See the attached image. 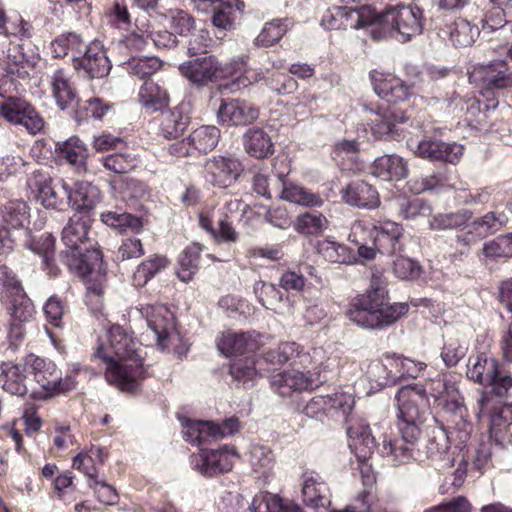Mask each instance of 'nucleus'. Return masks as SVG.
<instances>
[{
	"label": "nucleus",
	"mask_w": 512,
	"mask_h": 512,
	"mask_svg": "<svg viewBox=\"0 0 512 512\" xmlns=\"http://www.w3.org/2000/svg\"><path fill=\"white\" fill-rule=\"evenodd\" d=\"M29 186L37 193L38 201L45 208L63 210L69 204L70 191L67 185L61 180L55 182L42 171L34 172Z\"/></svg>",
	"instance_id": "obj_10"
},
{
	"label": "nucleus",
	"mask_w": 512,
	"mask_h": 512,
	"mask_svg": "<svg viewBox=\"0 0 512 512\" xmlns=\"http://www.w3.org/2000/svg\"><path fill=\"white\" fill-rule=\"evenodd\" d=\"M135 26L138 32H133L139 38H149L155 46L171 48L176 46L177 38L171 30H156L151 20L136 19Z\"/></svg>",
	"instance_id": "obj_42"
},
{
	"label": "nucleus",
	"mask_w": 512,
	"mask_h": 512,
	"mask_svg": "<svg viewBox=\"0 0 512 512\" xmlns=\"http://www.w3.org/2000/svg\"><path fill=\"white\" fill-rule=\"evenodd\" d=\"M276 183L281 188L278 196L285 201L305 207H321L324 203L319 194L313 193L305 187L285 179L283 174L277 175Z\"/></svg>",
	"instance_id": "obj_22"
},
{
	"label": "nucleus",
	"mask_w": 512,
	"mask_h": 512,
	"mask_svg": "<svg viewBox=\"0 0 512 512\" xmlns=\"http://www.w3.org/2000/svg\"><path fill=\"white\" fill-rule=\"evenodd\" d=\"M7 300L6 310L9 315L8 336L13 343L21 341L25 334L24 325L30 322L35 313L34 305L25 291L11 294Z\"/></svg>",
	"instance_id": "obj_13"
},
{
	"label": "nucleus",
	"mask_w": 512,
	"mask_h": 512,
	"mask_svg": "<svg viewBox=\"0 0 512 512\" xmlns=\"http://www.w3.org/2000/svg\"><path fill=\"white\" fill-rule=\"evenodd\" d=\"M155 73L152 66H130L129 74L145 80L138 92V100L148 113L162 112L169 104L167 91L150 79Z\"/></svg>",
	"instance_id": "obj_11"
},
{
	"label": "nucleus",
	"mask_w": 512,
	"mask_h": 512,
	"mask_svg": "<svg viewBox=\"0 0 512 512\" xmlns=\"http://www.w3.org/2000/svg\"><path fill=\"white\" fill-rule=\"evenodd\" d=\"M386 361L387 363L373 360L366 370L368 380L380 388L394 384L397 379V376L392 372L389 361L387 359Z\"/></svg>",
	"instance_id": "obj_57"
},
{
	"label": "nucleus",
	"mask_w": 512,
	"mask_h": 512,
	"mask_svg": "<svg viewBox=\"0 0 512 512\" xmlns=\"http://www.w3.org/2000/svg\"><path fill=\"white\" fill-rule=\"evenodd\" d=\"M0 216L6 231L25 229L29 224V207L22 200H10L0 207Z\"/></svg>",
	"instance_id": "obj_31"
},
{
	"label": "nucleus",
	"mask_w": 512,
	"mask_h": 512,
	"mask_svg": "<svg viewBox=\"0 0 512 512\" xmlns=\"http://www.w3.org/2000/svg\"><path fill=\"white\" fill-rule=\"evenodd\" d=\"M254 293L258 301L267 309L276 311L283 300V295L276 285L264 281L254 284Z\"/></svg>",
	"instance_id": "obj_59"
},
{
	"label": "nucleus",
	"mask_w": 512,
	"mask_h": 512,
	"mask_svg": "<svg viewBox=\"0 0 512 512\" xmlns=\"http://www.w3.org/2000/svg\"><path fill=\"white\" fill-rule=\"evenodd\" d=\"M88 219L80 214H75L70 218L62 230V241L68 250L75 251L85 246L92 247L87 237L89 224Z\"/></svg>",
	"instance_id": "obj_28"
},
{
	"label": "nucleus",
	"mask_w": 512,
	"mask_h": 512,
	"mask_svg": "<svg viewBox=\"0 0 512 512\" xmlns=\"http://www.w3.org/2000/svg\"><path fill=\"white\" fill-rule=\"evenodd\" d=\"M367 234L381 254L393 255L402 250L400 238L402 228L396 222L386 220L378 223L356 221L351 228V237Z\"/></svg>",
	"instance_id": "obj_6"
},
{
	"label": "nucleus",
	"mask_w": 512,
	"mask_h": 512,
	"mask_svg": "<svg viewBox=\"0 0 512 512\" xmlns=\"http://www.w3.org/2000/svg\"><path fill=\"white\" fill-rule=\"evenodd\" d=\"M0 116L10 123L24 126L33 135L44 127V121L35 108L19 97L0 99Z\"/></svg>",
	"instance_id": "obj_9"
},
{
	"label": "nucleus",
	"mask_w": 512,
	"mask_h": 512,
	"mask_svg": "<svg viewBox=\"0 0 512 512\" xmlns=\"http://www.w3.org/2000/svg\"><path fill=\"white\" fill-rule=\"evenodd\" d=\"M262 361V358L256 361L254 358L250 357L234 360L230 364L229 372L236 386H242L244 388L253 386L254 379L258 374L256 365L260 364Z\"/></svg>",
	"instance_id": "obj_45"
},
{
	"label": "nucleus",
	"mask_w": 512,
	"mask_h": 512,
	"mask_svg": "<svg viewBox=\"0 0 512 512\" xmlns=\"http://www.w3.org/2000/svg\"><path fill=\"white\" fill-rule=\"evenodd\" d=\"M375 92L388 102H400L408 99L410 87L394 73L384 67L374 69L370 73Z\"/></svg>",
	"instance_id": "obj_16"
},
{
	"label": "nucleus",
	"mask_w": 512,
	"mask_h": 512,
	"mask_svg": "<svg viewBox=\"0 0 512 512\" xmlns=\"http://www.w3.org/2000/svg\"><path fill=\"white\" fill-rule=\"evenodd\" d=\"M220 139V130L213 125H203L191 132L189 141L193 149L208 153L218 144Z\"/></svg>",
	"instance_id": "obj_47"
},
{
	"label": "nucleus",
	"mask_w": 512,
	"mask_h": 512,
	"mask_svg": "<svg viewBox=\"0 0 512 512\" xmlns=\"http://www.w3.org/2000/svg\"><path fill=\"white\" fill-rule=\"evenodd\" d=\"M242 172L240 161L232 155H215L204 164V176L211 185L225 189L232 186Z\"/></svg>",
	"instance_id": "obj_12"
},
{
	"label": "nucleus",
	"mask_w": 512,
	"mask_h": 512,
	"mask_svg": "<svg viewBox=\"0 0 512 512\" xmlns=\"http://www.w3.org/2000/svg\"><path fill=\"white\" fill-rule=\"evenodd\" d=\"M262 360L275 367L289 362L293 366L306 369L310 368L313 364L311 355L296 342L281 343L277 348L265 352Z\"/></svg>",
	"instance_id": "obj_18"
},
{
	"label": "nucleus",
	"mask_w": 512,
	"mask_h": 512,
	"mask_svg": "<svg viewBox=\"0 0 512 512\" xmlns=\"http://www.w3.org/2000/svg\"><path fill=\"white\" fill-rule=\"evenodd\" d=\"M467 346L459 337H448L441 351V358L447 367H453L466 355Z\"/></svg>",
	"instance_id": "obj_64"
},
{
	"label": "nucleus",
	"mask_w": 512,
	"mask_h": 512,
	"mask_svg": "<svg viewBox=\"0 0 512 512\" xmlns=\"http://www.w3.org/2000/svg\"><path fill=\"white\" fill-rule=\"evenodd\" d=\"M103 166L114 173L124 174L132 171L138 165V159L132 153H114L101 160Z\"/></svg>",
	"instance_id": "obj_60"
},
{
	"label": "nucleus",
	"mask_w": 512,
	"mask_h": 512,
	"mask_svg": "<svg viewBox=\"0 0 512 512\" xmlns=\"http://www.w3.org/2000/svg\"><path fill=\"white\" fill-rule=\"evenodd\" d=\"M371 173L384 181L400 180L407 176V163L398 155H382L373 162Z\"/></svg>",
	"instance_id": "obj_29"
},
{
	"label": "nucleus",
	"mask_w": 512,
	"mask_h": 512,
	"mask_svg": "<svg viewBox=\"0 0 512 512\" xmlns=\"http://www.w3.org/2000/svg\"><path fill=\"white\" fill-rule=\"evenodd\" d=\"M328 221L320 213L306 212L296 219L295 229L302 234H319L326 229Z\"/></svg>",
	"instance_id": "obj_62"
},
{
	"label": "nucleus",
	"mask_w": 512,
	"mask_h": 512,
	"mask_svg": "<svg viewBox=\"0 0 512 512\" xmlns=\"http://www.w3.org/2000/svg\"><path fill=\"white\" fill-rule=\"evenodd\" d=\"M233 457H238L233 446H224L221 449H202L200 453L192 458L193 467L202 475L213 477L229 472L233 465Z\"/></svg>",
	"instance_id": "obj_14"
},
{
	"label": "nucleus",
	"mask_w": 512,
	"mask_h": 512,
	"mask_svg": "<svg viewBox=\"0 0 512 512\" xmlns=\"http://www.w3.org/2000/svg\"><path fill=\"white\" fill-rule=\"evenodd\" d=\"M249 462L255 473L266 477L273 468L274 456L268 447L252 445L249 450Z\"/></svg>",
	"instance_id": "obj_55"
},
{
	"label": "nucleus",
	"mask_w": 512,
	"mask_h": 512,
	"mask_svg": "<svg viewBox=\"0 0 512 512\" xmlns=\"http://www.w3.org/2000/svg\"><path fill=\"white\" fill-rule=\"evenodd\" d=\"M328 487L317 474L305 473L303 475L302 495L303 501L313 508L324 507L327 502Z\"/></svg>",
	"instance_id": "obj_41"
},
{
	"label": "nucleus",
	"mask_w": 512,
	"mask_h": 512,
	"mask_svg": "<svg viewBox=\"0 0 512 512\" xmlns=\"http://www.w3.org/2000/svg\"><path fill=\"white\" fill-rule=\"evenodd\" d=\"M201 247L197 243L187 246L178 260L177 276L183 282L190 281L199 267Z\"/></svg>",
	"instance_id": "obj_49"
},
{
	"label": "nucleus",
	"mask_w": 512,
	"mask_h": 512,
	"mask_svg": "<svg viewBox=\"0 0 512 512\" xmlns=\"http://www.w3.org/2000/svg\"><path fill=\"white\" fill-rule=\"evenodd\" d=\"M472 217L469 210L461 209L456 212L439 213L429 220L432 230H452L465 227Z\"/></svg>",
	"instance_id": "obj_48"
},
{
	"label": "nucleus",
	"mask_w": 512,
	"mask_h": 512,
	"mask_svg": "<svg viewBox=\"0 0 512 512\" xmlns=\"http://www.w3.org/2000/svg\"><path fill=\"white\" fill-rule=\"evenodd\" d=\"M312 366L303 370L291 369L274 375L271 379L272 389L281 397H290L294 393L313 390L326 378H321L320 372H313Z\"/></svg>",
	"instance_id": "obj_8"
},
{
	"label": "nucleus",
	"mask_w": 512,
	"mask_h": 512,
	"mask_svg": "<svg viewBox=\"0 0 512 512\" xmlns=\"http://www.w3.org/2000/svg\"><path fill=\"white\" fill-rule=\"evenodd\" d=\"M221 66H179L181 75L192 84L202 86L222 77Z\"/></svg>",
	"instance_id": "obj_51"
},
{
	"label": "nucleus",
	"mask_w": 512,
	"mask_h": 512,
	"mask_svg": "<svg viewBox=\"0 0 512 512\" xmlns=\"http://www.w3.org/2000/svg\"><path fill=\"white\" fill-rule=\"evenodd\" d=\"M154 23H158L178 35L186 36L194 28V19L186 11L181 9H168L164 12L149 14Z\"/></svg>",
	"instance_id": "obj_30"
},
{
	"label": "nucleus",
	"mask_w": 512,
	"mask_h": 512,
	"mask_svg": "<svg viewBox=\"0 0 512 512\" xmlns=\"http://www.w3.org/2000/svg\"><path fill=\"white\" fill-rule=\"evenodd\" d=\"M428 398L431 397L434 405L445 413L463 401L456 383L446 374H439L428 383L426 389Z\"/></svg>",
	"instance_id": "obj_19"
},
{
	"label": "nucleus",
	"mask_w": 512,
	"mask_h": 512,
	"mask_svg": "<svg viewBox=\"0 0 512 512\" xmlns=\"http://www.w3.org/2000/svg\"><path fill=\"white\" fill-rule=\"evenodd\" d=\"M408 308L406 303H389L388 292L381 276L374 274L369 289L354 299L347 315L362 328L381 330L404 316Z\"/></svg>",
	"instance_id": "obj_3"
},
{
	"label": "nucleus",
	"mask_w": 512,
	"mask_h": 512,
	"mask_svg": "<svg viewBox=\"0 0 512 512\" xmlns=\"http://www.w3.org/2000/svg\"><path fill=\"white\" fill-rule=\"evenodd\" d=\"M100 217L105 225L117 228L121 232H125L129 229L131 231H138L142 226L140 219L130 213L108 211L101 213Z\"/></svg>",
	"instance_id": "obj_58"
},
{
	"label": "nucleus",
	"mask_w": 512,
	"mask_h": 512,
	"mask_svg": "<svg viewBox=\"0 0 512 512\" xmlns=\"http://www.w3.org/2000/svg\"><path fill=\"white\" fill-rule=\"evenodd\" d=\"M445 414L451 437L455 438L459 445H465L472 434L473 424L467 420V408L463 401L448 409Z\"/></svg>",
	"instance_id": "obj_33"
},
{
	"label": "nucleus",
	"mask_w": 512,
	"mask_h": 512,
	"mask_svg": "<svg viewBox=\"0 0 512 512\" xmlns=\"http://www.w3.org/2000/svg\"><path fill=\"white\" fill-rule=\"evenodd\" d=\"M259 116L257 108L245 101H223L219 107L217 118L219 123L227 126H244L254 122Z\"/></svg>",
	"instance_id": "obj_20"
},
{
	"label": "nucleus",
	"mask_w": 512,
	"mask_h": 512,
	"mask_svg": "<svg viewBox=\"0 0 512 512\" xmlns=\"http://www.w3.org/2000/svg\"><path fill=\"white\" fill-rule=\"evenodd\" d=\"M140 312L146 318L147 326L161 350L182 341L180 333L176 329L174 315L165 305H142Z\"/></svg>",
	"instance_id": "obj_7"
},
{
	"label": "nucleus",
	"mask_w": 512,
	"mask_h": 512,
	"mask_svg": "<svg viewBox=\"0 0 512 512\" xmlns=\"http://www.w3.org/2000/svg\"><path fill=\"white\" fill-rule=\"evenodd\" d=\"M468 74L470 81H476L477 76H480L487 89H504L512 86V72L507 68L496 71L494 66H475Z\"/></svg>",
	"instance_id": "obj_40"
},
{
	"label": "nucleus",
	"mask_w": 512,
	"mask_h": 512,
	"mask_svg": "<svg viewBox=\"0 0 512 512\" xmlns=\"http://www.w3.org/2000/svg\"><path fill=\"white\" fill-rule=\"evenodd\" d=\"M349 447L360 461L370 457L376 447V437L372 435L365 420L350 421L347 427Z\"/></svg>",
	"instance_id": "obj_21"
},
{
	"label": "nucleus",
	"mask_w": 512,
	"mask_h": 512,
	"mask_svg": "<svg viewBox=\"0 0 512 512\" xmlns=\"http://www.w3.org/2000/svg\"><path fill=\"white\" fill-rule=\"evenodd\" d=\"M219 6L214 9L212 17L213 25L220 30H228L232 27V9L243 11L244 2L241 0H226L218 2Z\"/></svg>",
	"instance_id": "obj_61"
},
{
	"label": "nucleus",
	"mask_w": 512,
	"mask_h": 512,
	"mask_svg": "<svg viewBox=\"0 0 512 512\" xmlns=\"http://www.w3.org/2000/svg\"><path fill=\"white\" fill-rule=\"evenodd\" d=\"M342 199L351 206L372 209L379 203V195L376 189L365 181L350 182L341 191Z\"/></svg>",
	"instance_id": "obj_24"
},
{
	"label": "nucleus",
	"mask_w": 512,
	"mask_h": 512,
	"mask_svg": "<svg viewBox=\"0 0 512 512\" xmlns=\"http://www.w3.org/2000/svg\"><path fill=\"white\" fill-rule=\"evenodd\" d=\"M64 263L70 271L85 278L92 274L95 262L101 261V252L90 246L75 251L67 250L61 253Z\"/></svg>",
	"instance_id": "obj_23"
},
{
	"label": "nucleus",
	"mask_w": 512,
	"mask_h": 512,
	"mask_svg": "<svg viewBox=\"0 0 512 512\" xmlns=\"http://www.w3.org/2000/svg\"><path fill=\"white\" fill-rule=\"evenodd\" d=\"M483 6V30L496 31L507 23L504 6L507 4H499L497 1L485 0L481 4Z\"/></svg>",
	"instance_id": "obj_53"
},
{
	"label": "nucleus",
	"mask_w": 512,
	"mask_h": 512,
	"mask_svg": "<svg viewBox=\"0 0 512 512\" xmlns=\"http://www.w3.org/2000/svg\"><path fill=\"white\" fill-rule=\"evenodd\" d=\"M506 222L507 217L504 214L488 212L470 224V233H476L478 237L483 239L489 234L498 231Z\"/></svg>",
	"instance_id": "obj_56"
},
{
	"label": "nucleus",
	"mask_w": 512,
	"mask_h": 512,
	"mask_svg": "<svg viewBox=\"0 0 512 512\" xmlns=\"http://www.w3.org/2000/svg\"><path fill=\"white\" fill-rule=\"evenodd\" d=\"M449 436L443 429L433 430L426 445L427 457L432 461L442 462L444 466H450L453 459L450 456Z\"/></svg>",
	"instance_id": "obj_43"
},
{
	"label": "nucleus",
	"mask_w": 512,
	"mask_h": 512,
	"mask_svg": "<svg viewBox=\"0 0 512 512\" xmlns=\"http://www.w3.org/2000/svg\"><path fill=\"white\" fill-rule=\"evenodd\" d=\"M101 200L100 189L90 182H78L74 190L70 191L69 204L78 212L77 214H88Z\"/></svg>",
	"instance_id": "obj_26"
},
{
	"label": "nucleus",
	"mask_w": 512,
	"mask_h": 512,
	"mask_svg": "<svg viewBox=\"0 0 512 512\" xmlns=\"http://www.w3.org/2000/svg\"><path fill=\"white\" fill-rule=\"evenodd\" d=\"M322 24L330 30L367 28L375 40L396 33L399 41L406 42L421 34L423 13L419 7L405 5L388 8L381 14L366 5L356 9L337 7L323 17Z\"/></svg>",
	"instance_id": "obj_1"
},
{
	"label": "nucleus",
	"mask_w": 512,
	"mask_h": 512,
	"mask_svg": "<svg viewBox=\"0 0 512 512\" xmlns=\"http://www.w3.org/2000/svg\"><path fill=\"white\" fill-rule=\"evenodd\" d=\"M245 151L256 159H264L273 153L270 136L260 128H250L243 136Z\"/></svg>",
	"instance_id": "obj_39"
},
{
	"label": "nucleus",
	"mask_w": 512,
	"mask_h": 512,
	"mask_svg": "<svg viewBox=\"0 0 512 512\" xmlns=\"http://www.w3.org/2000/svg\"><path fill=\"white\" fill-rule=\"evenodd\" d=\"M316 251L330 263L352 265L357 262L356 254L348 246L329 239L319 241Z\"/></svg>",
	"instance_id": "obj_38"
},
{
	"label": "nucleus",
	"mask_w": 512,
	"mask_h": 512,
	"mask_svg": "<svg viewBox=\"0 0 512 512\" xmlns=\"http://www.w3.org/2000/svg\"><path fill=\"white\" fill-rule=\"evenodd\" d=\"M169 261L165 256L153 255L138 265L133 274V283L135 286L142 287L159 272L164 270Z\"/></svg>",
	"instance_id": "obj_50"
},
{
	"label": "nucleus",
	"mask_w": 512,
	"mask_h": 512,
	"mask_svg": "<svg viewBox=\"0 0 512 512\" xmlns=\"http://www.w3.org/2000/svg\"><path fill=\"white\" fill-rule=\"evenodd\" d=\"M287 32V26L281 20L266 23L256 37V46L269 47L277 43Z\"/></svg>",
	"instance_id": "obj_63"
},
{
	"label": "nucleus",
	"mask_w": 512,
	"mask_h": 512,
	"mask_svg": "<svg viewBox=\"0 0 512 512\" xmlns=\"http://www.w3.org/2000/svg\"><path fill=\"white\" fill-rule=\"evenodd\" d=\"M54 238L50 235H42L38 240H34L32 250L39 254L43 268L51 276H57L60 269L54 264Z\"/></svg>",
	"instance_id": "obj_54"
},
{
	"label": "nucleus",
	"mask_w": 512,
	"mask_h": 512,
	"mask_svg": "<svg viewBox=\"0 0 512 512\" xmlns=\"http://www.w3.org/2000/svg\"><path fill=\"white\" fill-rule=\"evenodd\" d=\"M414 153L424 159L457 164L463 155L464 147L455 142L447 143L441 140H422L415 147L414 143H408Z\"/></svg>",
	"instance_id": "obj_15"
},
{
	"label": "nucleus",
	"mask_w": 512,
	"mask_h": 512,
	"mask_svg": "<svg viewBox=\"0 0 512 512\" xmlns=\"http://www.w3.org/2000/svg\"><path fill=\"white\" fill-rule=\"evenodd\" d=\"M108 342L106 349L99 346L94 353V357L107 365L106 380L123 391L135 390L144 374L137 342L119 325H113L108 330Z\"/></svg>",
	"instance_id": "obj_2"
},
{
	"label": "nucleus",
	"mask_w": 512,
	"mask_h": 512,
	"mask_svg": "<svg viewBox=\"0 0 512 512\" xmlns=\"http://www.w3.org/2000/svg\"><path fill=\"white\" fill-rule=\"evenodd\" d=\"M0 370V385L6 392L16 396H24L27 393L24 365L4 362Z\"/></svg>",
	"instance_id": "obj_35"
},
{
	"label": "nucleus",
	"mask_w": 512,
	"mask_h": 512,
	"mask_svg": "<svg viewBox=\"0 0 512 512\" xmlns=\"http://www.w3.org/2000/svg\"><path fill=\"white\" fill-rule=\"evenodd\" d=\"M52 94L57 106L64 110L76 101V92L63 69H57L51 80Z\"/></svg>",
	"instance_id": "obj_44"
},
{
	"label": "nucleus",
	"mask_w": 512,
	"mask_h": 512,
	"mask_svg": "<svg viewBox=\"0 0 512 512\" xmlns=\"http://www.w3.org/2000/svg\"><path fill=\"white\" fill-rule=\"evenodd\" d=\"M55 152L59 158L66 160L77 170H85L88 150L77 136H72L55 144Z\"/></svg>",
	"instance_id": "obj_37"
},
{
	"label": "nucleus",
	"mask_w": 512,
	"mask_h": 512,
	"mask_svg": "<svg viewBox=\"0 0 512 512\" xmlns=\"http://www.w3.org/2000/svg\"><path fill=\"white\" fill-rule=\"evenodd\" d=\"M479 35L480 30L478 26L465 19L456 20L450 31V39L453 45L458 47L471 46Z\"/></svg>",
	"instance_id": "obj_52"
},
{
	"label": "nucleus",
	"mask_w": 512,
	"mask_h": 512,
	"mask_svg": "<svg viewBox=\"0 0 512 512\" xmlns=\"http://www.w3.org/2000/svg\"><path fill=\"white\" fill-rule=\"evenodd\" d=\"M189 120V116L179 108L167 112L162 111L160 132L167 139L177 138L185 131Z\"/></svg>",
	"instance_id": "obj_46"
},
{
	"label": "nucleus",
	"mask_w": 512,
	"mask_h": 512,
	"mask_svg": "<svg viewBox=\"0 0 512 512\" xmlns=\"http://www.w3.org/2000/svg\"><path fill=\"white\" fill-rule=\"evenodd\" d=\"M399 433L409 442L418 441L429 405L426 388L414 383L402 386L395 395Z\"/></svg>",
	"instance_id": "obj_4"
},
{
	"label": "nucleus",
	"mask_w": 512,
	"mask_h": 512,
	"mask_svg": "<svg viewBox=\"0 0 512 512\" xmlns=\"http://www.w3.org/2000/svg\"><path fill=\"white\" fill-rule=\"evenodd\" d=\"M406 117L403 112L385 110L377 112L370 119L371 132L376 138L396 139L399 136L396 123H404Z\"/></svg>",
	"instance_id": "obj_36"
},
{
	"label": "nucleus",
	"mask_w": 512,
	"mask_h": 512,
	"mask_svg": "<svg viewBox=\"0 0 512 512\" xmlns=\"http://www.w3.org/2000/svg\"><path fill=\"white\" fill-rule=\"evenodd\" d=\"M400 435L399 439H392L387 433L379 436L381 442L378 443V449L381 455L391 457L395 465L406 464L414 459V450L418 442H409L404 435Z\"/></svg>",
	"instance_id": "obj_25"
},
{
	"label": "nucleus",
	"mask_w": 512,
	"mask_h": 512,
	"mask_svg": "<svg viewBox=\"0 0 512 512\" xmlns=\"http://www.w3.org/2000/svg\"><path fill=\"white\" fill-rule=\"evenodd\" d=\"M512 404H505L490 416V438L504 445L512 444Z\"/></svg>",
	"instance_id": "obj_34"
},
{
	"label": "nucleus",
	"mask_w": 512,
	"mask_h": 512,
	"mask_svg": "<svg viewBox=\"0 0 512 512\" xmlns=\"http://www.w3.org/2000/svg\"><path fill=\"white\" fill-rule=\"evenodd\" d=\"M499 363L484 353L472 355L468 359L466 375L481 385H487L496 376Z\"/></svg>",
	"instance_id": "obj_32"
},
{
	"label": "nucleus",
	"mask_w": 512,
	"mask_h": 512,
	"mask_svg": "<svg viewBox=\"0 0 512 512\" xmlns=\"http://www.w3.org/2000/svg\"><path fill=\"white\" fill-rule=\"evenodd\" d=\"M182 425L183 438L193 445L201 446L220 440L219 424L215 422L186 419Z\"/></svg>",
	"instance_id": "obj_27"
},
{
	"label": "nucleus",
	"mask_w": 512,
	"mask_h": 512,
	"mask_svg": "<svg viewBox=\"0 0 512 512\" xmlns=\"http://www.w3.org/2000/svg\"><path fill=\"white\" fill-rule=\"evenodd\" d=\"M262 345L261 335L256 332L228 330L217 338V348L226 357L254 352Z\"/></svg>",
	"instance_id": "obj_17"
},
{
	"label": "nucleus",
	"mask_w": 512,
	"mask_h": 512,
	"mask_svg": "<svg viewBox=\"0 0 512 512\" xmlns=\"http://www.w3.org/2000/svg\"><path fill=\"white\" fill-rule=\"evenodd\" d=\"M24 369L43 388L45 396L69 392L76 387L74 376L67 375L65 378H62L60 371L53 361L37 355L30 354L25 357Z\"/></svg>",
	"instance_id": "obj_5"
}]
</instances>
